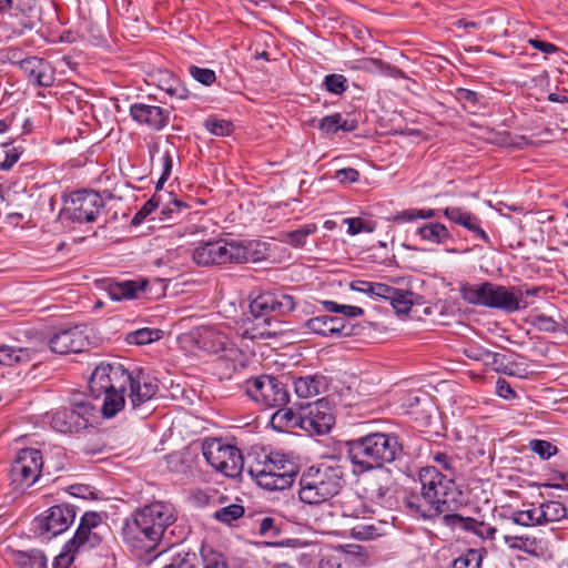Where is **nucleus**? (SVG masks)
<instances>
[{
	"label": "nucleus",
	"mask_w": 568,
	"mask_h": 568,
	"mask_svg": "<svg viewBox=\"0 0 568 568\" xmlns=\"http://www.w3.org/2000/svg\"><path fill=\"white\" fill-rule=\"evenodd\" d=\"M315 224L304 225L295 231L285 232L282 234V241L295 246L301 247L306 243V239L308 235L313 234L316 231Z\"/></svg>",
	"instance_id": "40"
},
{
	"label": "nucleus",
	"mask_w": 568,
	"mask_h": 568,
	"mask_svg": "<svg viewBox=\"0 0 568 568\" xmlns=\"http://www.w3.org/2000/svg\"><path fill=\"white\" fill-rule=\"evenodd\" d=\"M510 520L514 524L523 526V527H532V526L542 525L539 507L527 509V510H515L510 516Z\"/></svg>",
	"instance_id": "39"
},
{
	"label": "nucleus",
	"mask_w": 568,
	"mask_h": 568,
	"mask_svg": "<svg viewBox=\"0 0 568 568\" xmlns=\"http://www.w3.org/2000/svg\"><path fill=\"white\" fill-rule=\"evenodd\" d=\"M244 387L251 399L267 408L285 406L290 400L287 387L271 375L252 377L245 382Z\"/></svg>",
	"instance_id": "7"
},
{
	"label": "nucleus",
	"mask_w": 568,
	"mask_h": 568,
	"mask_svg": "<svg viewBox=\"0 0 568 568\" xmlns=\"http://www.w3.org/2000/svg\"><path fill=\"white\" fill-rule=\"evenodd\" d=\"M335 176L342 183H354L358 180L359 173L353 168H347L338 170Z\"/></svg>",
	"instance_id": "63"
},
{
	"label": "nucleus",
	"mask_w": 568,
	"mask_h": 568,
	"mask_svg": "<svg viewBox=\"0 0 568 568\" xmlns=\"http://www.w3.org/2000/svg\"><path fill=\"white\" fill-rule=\"evenodd\" d=\"M90 341L79 326L63 328L49 341L50 349L57 354L80 353L89 346Z\"/></svg>",
	"instance_id": "18"
},
{
	"label": "nucleus",
	"mask_w": 568,
	"mask_h": 568,
	"mask_svg": "<svg viewBox=\"0 0 568 568\" xmlns=\"http://www.w3.org/2000/svg\"><path fill=\"white\" fill-rule=\"evenodd\" d=\"M339 120V113L324 116L320 122V130L326 134H334L338 131Z\"/></svg>",
	"instance_id": "55"
},
{
	"label": "nucleus",
	"mask_w": 568,
	"mask_h": 568,
	"mask_svg": "<svg viewBox=\"0 0 568 568\" xmlns=\"http://www.w3.org/2000/svg\"><path fill=\"white\" fill-rule=\"evenodd\" d=\"M193 560H195L194 554H185L183 556L178 555L172 558L171 562L165 565L163 568H195Z\"/></svg>",
	"instance_id": "56"
},
{
	"label": "nucleus",
	"mask_w": 568,
	"mask_h": 568,
	"mask_svg": "<svg viewBox=\"0 0 568 568\" xmlns=\"http://www.w3.org/2000/svg\"><path fill=\"white\" fill-rule=\"evenodd\" d=\"M392 484L393 479L390 470L377 469V471L371 475L367 479L365 493L372 501L383 505Z\"/></svg>",
	"instance_id": "25"
},
{
	"label": "nucleus",
	"mask_w": 568,
	"mask_h": 568,
	"mask_svg": "<svg viewBox=\"0 0 568 568\" xmlns=\"http://www.w3.org/2000/svg\"><path fill=\"white\" fill-rule=\"evenodd\" d=\"M130 115L138 123L161 131L169 124L171 111L159 105L134 103L130 106Z\"/></svg>",
	"instance_id": "19"
},
{
	"label": "nucleus",
	"mask_w": 568,
	"mask_h": 568,
	"mask_svg": "<svg viewBox=\"0 0 568 568\" xmlns=\"http://www.w3.org/2000/svg\"><path fill=\"white\" fill-rule=\"evenodd\" d=\"M102 519L100 514L87 511L80 519V524L72 539L69 540V547L78 551L97 548L102 542V537L98 531Z\"/></svg>",
	"instance_id": "16"
},
{
	"label": "nucleus",
	"mask_w": 568,
	"mask_h": 568,
	"mask_svg": "<svg viewBox=\"0 0 568 568\" xmlns=\"http://www.w3.org/2000/svg\"><path fill=\"white\" fill-rule=\"evenodd\" d=\"M433 460L440 467L442 470L446 471L445 475H448L449 478L455 479L456 460L452 456L446 453L438 452L433 455Z\"/></svg>",
	"instance_id": "48"
},
{
	"label": "nucleus",
	"mask_w": 568,
	"mask_h": 568,
	"mask_svg": "<svg viewBox=\"0 0 568 568\" xmlns=\"http://www.w3.org/2000/svg\"><path fill=\"white\" fill-rule=\"evenodd\" d=\"M42 467L43 459L39 449H20L10 469L11 484L17 489L31 487L39 479Z\"/></svg>",
	"instance_id": "10"
},
{
	"label": "nucleus",
	"mask_w": 568,
	"mask_h": 568,
	"mask_svg": "<svg viewBox=\"0 0 568 568\" xmlns=\"http://www.w3.org/2000/svg\"><path fill=\"white\" fill-rule=\"evenodd\" d=\"M325 89L334 94H342L348 89V81L343 74L332 73L324 78Z\"/></svg>",
	"instance_id": "45"
},
{
	"label": "nucleus",
	"mask_w": 568,
	"mask_h": 568,
	"mask_svg": "<svg viewBox=\"0 0 568 568\" xmlns=\"http://www.w3.org/2000/svg\"><path fill=\"white\" fill-rule=\"evenodd\" d=\"M13 560L20 568H47L48 559L40 550L14 551Z\"/></svg>",
	"instance_id": "35"
},
{
	"label": "nucleus",
	"mask_w": 568,
	"mask_h": 568,
	"mask_svg": "<svg viewBox=\"0 0 568 568\" xmlns=\"http://www.w3.org/2000/svg\"><path fill=\"white\" fill-rule=\"evenodd\" d=\"M417 233L422 240L433 244H445L453 240V235L449 230L442 223H426L418 227Z\"/></svg>",
	"instance_id": "33"
},
{
	"label": "nucleus",
	"mask_w": 568,
	"mask_h": 568,
	"mask_svg": "<svg viewBox=\"0 0 568 568\" xmlns=\"http://www.w3.org/2000/svg\"><path fill=\"white\" fill-rule=\"evenodd\" d=\"M199 266H213L226 263H246L252 253L242 242L219 239L199 244L192 253Z\"/></svg>",
	"instance_id": "6"
},
{
	"label": "nucleus",
	"mask_w": 568,
	"mask_h": 568,
	"mask_svg": "<svg viewBox=\"0 0 568 568\" xmlns=\"http://www.w3.org/2000/svg\"><path fill=\"white\" fill-rule=\"evenodd\" d=\"M151 79L153 84H155L171 98L183 100L186 99L190 94L189 90L181 82V80L169 70H159L156 73L151 74Z\"/></svg>",
	"instance_id": "26"
},
{
	"label": "nucleus",
	"mask_w": 568,
	"mask_h": 568,
	"mask_svg": "<svg viewBox=\"0 0 568 568\" xmlns=\"http://www.w3.org/2000/svg\"><path fill=\"white\" fill-rule=\"evenodd\" d=\"M129 387L128 399L132 409L152 399L159 392L158 381L143 369L125 368L120 363H100L89 378L90 395L94 399L103 393Z\"/></svg>",
	"instance_id": "1"
},
{
	"label": "nucleus",
	"mask_w": 568,
	"mask_h": 568,
	"mask_svg": "<svg viewBox=\"0 0 568 568\" xmlns=\"http://www.w3.org/2000/svg\"><path fill=\"white\" fill-rule=\"evenodd\" d=\"M422 485L420 498L417 503L408 501L410 508H415L424 518H434L449 511L448 496L454 489V478L444 475L437 467L427 466L419 471Z\"/></svg>",
	"instance_id": "3"
},
{
	"label": "nucleus",
	"mask_w": 568,
	"mask_h": 568,
	"mask_svg": "<svg viewBox=\"0 0 568 568\" xmlns=\"http://www.w3.org/2000/svg\"><path fill=\"white\" fill-rule=\"evenodd\" d=\"M162 334L163 332L161 329L143 327L128 333L125 341L131 345H146L159 341L162 337Z\"/></svg>",
	"instance_id": "37"
},
{
	"label": "nucleus",
	"mask_w": 568,
	"mask_h": 568,
	"mask_svg": "<svg viewBox=\"0 0 568 568\" xmlns=\"http://www.w3.org/2000/svg\"><path fill=\"white\" fill-rule=\"evenodd\" d=\"M133 514L143 521L150 530L160 535L161 539L168 527L176 520L174 507L163 501H154L136 509Z\"/></svg>",
	"instance_id": "15"
},
{
	"label": "nucleus",
	"mask_w": 568,
	"mask_h": 568,
	"mask_svg": "<svg viewBox=\"0 0 568 568\" xmlns=\"http://www.w3.org/2000/svg\"><path fill=\"white\" fill-rule=\"evenodd\" d=\"M505 542L513 549L531 552L528 546H534L536 540L525 536H505Z\"/></svg>",
	"instance_id": "54"
},
{
	"label": "nucleus",
	"mask_w": 568,
	"mask_h": 568,
	"mask_svg": "<svg viewBox=\"0 0 568 568\" xmlns=\"http://www.w3.org/2000/svg\"><path fill=\"white\" fill-rule=\"evenodd\" d=\"M129 387L123 389H114L108 393H103V403L101 406V413L105 418L114 417L125 406V395L128 396Z\"/></svg>",
	"instance_id": "31"
},
{
	"label": "nucleus",
	"mask_w": 568,
	"mask_h": 568,
	"mask_svg": "<svg viewBox=\"0 0 568 568\" xmlns=\"http://www.w3.org/2000/svg\"><path fill=\"white\" fill-rule=\"evenodd\" d=\"M204 128L214 135L226 136L231 134L233 125L230 121L209 118L203 123Z\"/></svg>",
	"instance_id": "46"
},
{
	"label": "nucleus",
	"mask_w": 568,
	"mask_h": 568,
	"mask_svg": "<svg viewBox=\"0 0 568 568\" xmlns=\"http://www.w3.org/2000/svg\"><path fill=\"white\" fill-rule=\"evenodd\" d=\"M202 452L206 462L221 474L227 477L241 475L244 460L241 450L235 446L214 438L203 444Z\"/></svg>",
	"instance_id": "8"
},
{
	"label": "nucleus",
	"mask_w": 568,
	"mask_h": 568,
	"mask_svg": "<svg viewBox=\"0 0 568 568\" xmlns=\"http://www.w3.org/2000/svg\"><path fill=\"white\" fill-rule=\"evenodd\" d=\"M412 292L396 288V294L389 297V303L398 314H407L413 305Z\"/></svg>",
	"instance_id": "42"
},
{
	"label": "nucleus",
	"mask_w": 568,
	"mask_h": 568,
	"mask_svg": "<svg viewBox=\"0 0 568 568\" xmlns=\"http://www.w3.org/2000/svg\"><path fill=\"white\" fill-rule=\"evenodd\" d=\"M189 74L199 83L210 87L216 81V74L212 69L200 68L197 65H190L187 68Z\"/></svg>",
	"instance_id": "47"
},
{
	"label": "nucleus",
	"mask_w": 568,
	"mask_h": 568,
	"mask_svg": "<svg viewBox=\"0 0 568 568\" xmlns=\"http://www.w3.org/2000/svg\"><path fill=\"white\" fill-rule=\"evenodd\" d=\"M352 464L361 471L385 469L403 455L399 437L393 433H371L345 443Z\"/></svg>",
	"instance_id": "2"
},
{
	"label": "nucleus",
	"mask_w": 568,
	"mask_h": 568,
	"mask_svg": "<svg viewBox=\"0 0 568 568\" xmlns=\"http://www.w3.org/2000/svg\"><path fill=\"white\" fill-rule=\"evenodd\" d=\"M277 408L278 409L271 417V424L275 429L281 432H286L294 428L301 429V407L297 412L285 406Z\"/></svg>",
	"instance_id": "29"
},
{
	"label": "nucleus",
	"mask_w": 568,
	"mask_h": 568,
	"mask_svg": "<svg viewBox=\"0 0 568 568\" xmlns=\"http://www.w3.org/2000/svg\"><path fill=\"white\" fill-rule=\"evenodd\" d=\"M75 507L69 504L55 505L45 511L44 516L34 519L37 531L49 535V538L65 531L74 521Z\"/></svg>",
	"instance_id": "14"
},
{
	"label": "nucleus",
	"mask_w": 568,
	"mask_h": 568,
	"mask_svg": "<svg viewBox=\"0 0 568 568\" xmlns=\"http://www.w3.org/2000/svg\"><path fill=\"white\" fill-rule=\"evenodd\" d=\"M20 69L23 71L29 82L41 87H50L54 82V71L50 64L38 57H28L20 62Z\"/></svg>",
	"instance_id": "24"
},
{
	"label": "nucleus",
	"mask_w": 568,
	"mask_h": 568,
	"mask_svg": "<svg viewBox=\"0 0 568 568\" xmlns=\"http://www.w3.org/2000/svg\"><path fill=\"white\" fill-rule=\"evenodd\" d=\"M541 524L559 521L567 515L565 505L560 501L549 500L539 507Z\"/></svg>",
	"instance_id": "38"
},
{
	"label": "nucleus",
	"mask_w": 568,
	"mask_h": 568,
	"mask_svg": "<svg viewBox=\"0 0 568 568\" xmlns=\"http://www.w3.org/2000/svg\"><path fill=\"white\" fill-rule=\"evenodd\" d=\"M483 557L476 549H469L466 554L455 559L452 568H480Z\"/></svg>",
	"instance_id": "44"
},
{
	"label": "nucleus",
	"mask_w": 568,
	"mask_h": 568,
	"mask_svg": "<svg viewBox=\"0 0 568 568\" xmlns=\"http://www.w3.org/2000/svg\"><path fill=\"white\" fill-rule=\"evenodd\" d=\"M305 326L313 333L325 337L348 336L346 320L338 316L318 315L310 318Z\"/></svg>",
	"instance_id": "22"
},
{
	"label": "nucleus",
	"mask_w": 568,
	"mask_h": 568,
	"mask_svg": "<svg viewBox=\"0 0 568 568\" xmlns=\"http://www.w3.org/2000/svg\"><path fill=\"white\" fill-rule=\"evenodd\" d=\"M490 290V282L481 284H463L460 286L462 298L471 305H479L487 307L488 292Z\"/></svg>",
	"instance_id": "32"
},
{
	"label": "nucleus",
	"mask_w": 568,
	"mask_h": 568,
	"mask_svg": "<svg viewBox=\"0 0 568 568\" xmlns=\"http://www.w3.org/2000/svg\"><path fill=\"white\" fill-rule=\"evenodd\" d=\"M146 283L138 285L134 281L112 282L108 286V294L113 301L132 300L136 293L143 290Z\"/></svg>",
	"instance_id": "34"
},
{
	"label": "nucleus",
	"mask_w": 568,
	"mask_h": 568,
	"mask_svg": "<svg viewBox=\"0 0 568 568\" xmlns=\"http://www.w3.org/2000/svg\"><path fill=\"white\" fill-rule=\"evenodd\" d=\"M36 357V351L28 347L0 346V364L12 366L14 364L29 363Z\"/></svg>",
	"instance_id": "30"
},
{
	"label": "nucleus",
	"mask_w": 568,
	"mask_h": 568,
	"mask_svg": "<svg viewBox=\"0 0 568 568\" xmlns=\"http://www.w3.org/2000/svg\"><path fill=\"white\" fill-rule=\"evenodd\" d=\"M70 408L75 416L84 423V427L87 428L90 418L94 415L95 406L83 398L82 395L73 394L70 398Z\"/></svg>",
	"instance_id": "36"
},
{
	"label": "nucleus",
	"mask_w": 568,
	"mask_h": 568,
	"mask_svg": "<svg viewBox=\"0 0 568 568\" xmlns=\"http://www.w3.org/2000/svg\"><path fill=\"white\" fill-rule=\"evenodd\" d=\"M528 43L536 50H539L540 52L545 54H552L559 51V48L555 44L546 41H541L539 39L531 38L528 40Z\"/></svg>",
	"instance_id": "61"
},
{
	"label": "nucleus",
	"mask_w": 568,
	"mask_h": 568,
	"mask_svg": "<svg viewBox=\"0 0 568 568\" xmlns=\"http://www.w3.org/2000/svg\"><path fill=\"white\" fill-rule=\"evenodd\" d=\"M104 209V201L93 190L72 192L65 199V214L77 223H92Z\"/></svg>",
	"instance_id": "9"
},
{
	"label": "nucleus",
	"mask_w": 568,
	"mask_h": 568,
	"mask_svg": "<svg viewBox=\"0 0 568 568\" xmlns=\"http://www.w3.org/2000/svg\"><path fill=\"white\" fill-rule=\"evenodd\" d=\"M294 310V297L281 291L258 293L250 303V312L255 318H266L272 314L284 316Z\"/></svg>",
	"instance_id": "12"
},
{
	"label": "nucleus",
	"mask_w": 568,
	"mask_h": 568,
	"mask_svg": "<svg viewBox=\"0 0 568 568\" xmlns=\"http://www.w3.org/2000/svg\"><path fill=\"white\" fill-rule=\"evenodd\" d=\"M203 568H229V566L223 555L213 554L211 557L204 559Z\"/></svg>",
	"instance_id": "64"
},
{
	"label": "nucleus",
	"mask_w": 568,
	"mask_h": 568,
	"mask_svg": "<svg viewBox=\"0 0 568 568\" xmlns=\"http://www.w3.org/2000/svg\"><path fill=\"white\" fill-rule=\"evenodd\" d=\"M493 352L481 347L471 345L468 348L465 349V355L474 361H483V362H489V358L491 356Z\"/></svg>",
	"instance_id": "57"
},
{
	"label": "nucleus",
	"mask_w": 568,
	"mask_h": 568,
	"mask_svg": "<svg viewBox=\"0 0 568 568\" xmlns=\"http://www.w3.org/2000/svg\"><path fill=\"white\" fill-rule=\"evenodd\" d=\"M496 393L499 397L504 399H515L517 397V394L513 389L510 384L503 378H499L496 382Z\"/></svg>",
	"instance_id": "59"
},
{
	"label": "nucleus",
	"mask_w": 568,
	"mask_h": 568,
	"mask_svg": "<svg viewBox=\"0 0 568 568\" xmlns=\"http://www.w3.org/2000/svg\"><path fill=\"white\" fill-rule=\"evenodd\" d=\"M16 30L23 32L37 28L41 22L39 0H17L12 7Z\"/></svg>",
	"instance_id": "21"
},
{
	"label": "nucleus",
	"mask_w": 568,
	"mask_h": 568,
	"mask_svg": "<svg viewBox=\"0 0 568 568\" xmlns=\"http://www.w3.org/2000/svg\"><path fill=\"white\" fill-rule=\"evenodd\" d=\"M301 429L310 435L327 434L335 423V417L325 399H318L301 406Z\"/></svg>",
	"instance_id": "13"
},
{
	"label": "nucleus",
	"mask_w": 568,
	"mask_h": 568,
	"mask_svg": "<svg viewBox=\"0 0 568 568\" xmlns=\"http://www.w3.org/2000/svg\"><path fill=\"white\" fill-rule=\"evenodd\" d=\"M244 513H245V510L242 505L232 504V505H229V506L217 509L214 513L213 518L216 519L217 521L230 525L234 520H237L241 517H243Z\"/></svg>",
	"instance_id": "41"
},
{
	"label": "nucleus",
	"mask_w": 568,
	"mask_h": 568,
	"mask_svg": "<svg viewBox=\"0 0 568 568\" xmlns=\"http://www.w3.org/2000/svg\"><path fill=\"white\" fill-rule=\"evenodd\" d=\"M344 483V470L338 465L307 467L300 475L298 498L307 505H321L336 496Z\"/></svg>",
	"instance_id": "4"
},
{
	"label": "nucleus",
	"mask_w": 568,
	"mask_h": 568,
	"mask_svg": "<svg viewBox=\"0 0 568 568\" xmlns=\"http://www.w3.org/2000/svg\"><path fill=\"white\" fill-rule=\"evenodd\" d=\"M530 449L539 455L542 459H549L557 453V447L552 445L550 442L541 440V439H532L529 443Z\"/></svg>",
	"instance_id": "49"
},
{
	"label": "nucleus",
	"mask_w": 568,
	"mask_h": 568,
	"mask_svg": "<svg viewBox=\"0 0 568 568\" xmlns=\"http://www.w3.org/2000/svg\"><path fill=\"white\" fill-rule=\"evenodd\" d=\"M21 151L18 148H12L6 152L4 160L0 163V169L3 171L10 170L19 160Z\"/></svg>",
	"instance_id": "62"
},
{
	"label": "nucleus",
	"mask_w": 568,
	"mask_h": 568,
	"mask_svg": "<svg viewBox=\"0 0 568 568\" xmlns=\"http://www.w3.org/2000/svg\"><path fill=\"white\" fill-rule=\"evenodd\" d=\"M532 325L539 331L547 333H556L560 329L559 324L550 316L537 314L532 317Z\"/></svg>",
	"instance_id": "50"
},
{
	"label": "nucleus",
	"mask_w": 568,
	"mask_h": 568,
	"mask_svg": "<svg viewBox=\"0 0 568 568\" xmlns=\"http://www.w3.org/2000/svg\"><path fill=\"white\" fill-rule=\"evenodd\" d=\"M443 214L446 219L457 225L465 227L486 244H490V237L483 230L479 217L474 213L466 211L463 207L447 206L444 209Z\"/></svg>",
	"instance_id": "23"
},
{
	"label": "nucleus",
	"mask_w": 568,
	"mask_h": 568,
	"mask_svg": "<svg viewBox=\"0 0 568 568\" xmlns=\"http://www.w3.org/2000/svg\"><path fill=\"white\" fill-rule=\"evenodd\" d=\"M257 485L266 490H284L297 475L295 465L278 453L264 455V459L250 467Z\"/></svg>",
	"instance_id": "5"
},
{
	"label": "nucleus",
	"mask_w": 568,
	"mask_h": 568,
	"mask_svg": "<svg viewBox=\"0 0 568 568\" xmlns=\"http://www.w3.org/2000/svg\"><path fill=\"white\" fill-rule=\"evenodd\" d=\"M523 294L520 287H506L490 283L487 307L514 313L521 308Z\"/></svg>",
	"instance_id": "20"
},
{
	"label": "nucleus",
	"mask_w": 568,
	"mask_h": 568,
	"mask_svg": "<svg viewBox=\"0 0 568 568\" xmlns=\"http://www.w3.org/2000/svg\"><path fill=\"white\" fill-rule=\"evenodd\" d=\"M344 223L347 224V233L351 235H356L362 232L372 233L374 231V226L361 217H347L344 220Z\"/></svg>",
	"instance_id": "52"
},
{
	"label": "nucleus",
	"mask_w": 568,
	"mask_h": 568,
	"mask_svg": "<svg viewBox=\"0 0 568 568\" xmlns=\"http://www.w3.org/2000/svg\"><path fill=\"white\" fill-rule=\"evenodd\" d=\"M79 552L75 548L69 547V541L64 545L63 550L54 558L53 568H69L74 559V554Z\"/></svg>",
	"instance_id": "51"
},
{
	"label": "nucleus",
	"mask_w": 568,
	"mask_h": 568,
	"mask_svg": "<svg viewBox=\"0 0 568 568\" xmlns=\"http://www.w3.org/2000/svg\"><path fill=\"white\" fill-rule=\"evenodd\" d=\"M122 536L125 545L140 558L154 551L162 540L134 514L125 519Z\"/></svg>",
	"instance_id": "11"
},
{
	"label": "nucleus",
	"mask_w": 568,
	"mask_h": 568,
	"mask_svg": "<svg viewBox=\"0 0 568 568\" xmlns=\"http://www.w3.org/2000/svg\"><path fill=\"white\" fill-rule=\"evenodd\" d=\"M422 403H423L425 406H429V407L432 406V403H430V400H429V398H428V396H427V395H425V396L422 398V397H419V396L415 395L414 393H409V394L405 395V396L403 397V399H402V406H403L404 408H406V409H407V413H408V414L414 415V416H416V417L419 415L418 406H419ZM425 412H426V409H425V408H423V409L420 410V413H425Z\"/></svg>",
	"instance_id": "43"
},
{
	"label": "nucleus",
	"mask_w": 568,
	"mask_h": 568,
	"mask_svg": "<svg viewBox=\"0 0 568 568\" xmlns=\"http://www.w3.org/2000/svg\"><path fill=\"white\" fill-rule=\"evenodd\" d=\"M394 294H396V287L384 283H374L373 297L388 301Z\"/></svg>",
	"instance_id": "60"
},
{
	"label": "nucleus",
	"mask_w": 568,
	"mask_h": 568,
	"mask_svg": "<svg viewBox=\"0 0 568 568\" xmlns=\"http://www.w3.org/2000/svg\"><path fill=\"white\" fill-rule=\"evenodd\" d=\"M51 426L59 433H78L84 429V423L71 408H60L52 414Z\"/></svg>",
	"instance_id": "27"
},
{
	"label": "nucleus",
	"mask_w": 568,
	"mask_h": 568,
	"mask_svg": "<svg viewBox=\"0 0 568 568\" xmlns=\"http://www.w3.org/2000/svg\"><path fill=\"white\" fill-rule=\"evenodd\" d=\"M325 388L326 378L322 375H307L294 381L295 393L301 398L316 396Z\"/></svg>",
	"instance_id": "28"
},
{
	"label": "nucleus",
	"mask_w": 568,
	"mask_h": 568,
	"mask_svg": "<svg viewBox=\"0 0 568 568\" xmlns=\"http://www.w3.org/2000/svg\"><path fill=\"white\" fill-rule=\"evenodd\" d=\"M456 99L463 103L465 109H471L473 111H475L478 103V94L465 88L456 90Z\"/></svg>",
	"instance_id": "53"
},
{
	"label": "nucleus",
	"mask_w": 568,
	"mask_h": 568,
	"mask_svg": "<svg viewBox=\"0 0 568 568\" xmlns=\"http://www.w3.org/2000/svg\"><path fill=\"white\" fill-rule=\"evenodd\" d=\"M444 516L442 517L443 525L452 528V529H462L464 527L466 517H463L458 514H449L448 511L443 513Z\"/></svg>",
	"instance_id": "58"
},
{
	"label": "nucleus",
	"mask_w": 568,
	"mask_h": 568,
	"mask_svg": "<svg viewBox=\"0 0 568 568\" xmlns=\"http://www.w3.org/2000/svg\"><path fill=\"white\" fill-rule=\"evenodd\" d=\"M356 500L359 504H362L358 498H356ZM367 513H373V511L369 510L364 505H361L359 508H354V509L351 508V506L347 504L344 505V507H343V516L344 517H352V518L361 519L359 523H357L356 525H354L351 528V534L356 539L368 540V539H373L377 536L383 535L382 526L385 525L386 523L382 521V520H378L377 523H375L373 520V518L366 516Z\"/></svg>",
	"instance_id": "17"
}]
</instances>
